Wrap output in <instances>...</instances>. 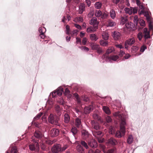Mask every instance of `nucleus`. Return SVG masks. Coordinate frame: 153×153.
Here are the masks:
<instances>
[{
  "label": "nucleus",
  "mask_w": 153,
  "mask_h": 153,
  "mask_svg": "<svg viewBox=\"0 0 153 153\" xmlns=\"http://www.w3.org/2000/svg\"><path fill=\"white\" fill-rule=\"evenodd\" d=\"M57 93V95L60 96L62 95V93L63 92V89L61 87H59L56 91Z\"/></svg>",
  "instance_id": "30"
},
{
  "label": "nucleus",
  "mask_w": 153,
  "mask_h": 153,
  "mask_svg": "<svg viewBox=\"0 0 153 153\" xmlns=\"http://www.w3.org/2000/svg\"><path fill=\"white\" fill-rule=\"evenodd\" d=\"M99 43L101 46H106L108 44V42L107 41H104L102 40L100 41Z\"/></svg>",
  "instance_id": "33"
},
{
  "label": "nucleus",
  "mask_w": 153,
  "mask_h": 153,
  "mask_svg": "<svg viewBox=\"0 0 153 153\" xmlns=\"http://www.w3.org/2000/svg\"><path fill=\"white\" fill-rule=\"evenodd\" d=\"M70 118L69 115L68 114H64V122L66 123H68L70 120Z\"/></svg>",
  "instance_id": "29"
},
{
  "label": "nucleus",
  "mask_w": 153,
  "mask_h": 153,
  "mask_svg": "<svg viewBox=\"0 0 153 153\" xmlns=\"http://www.w3.org/2000/svg\"><path fill=\"white\" fill-rule=\"evenodd\" d=\"M66 33L68 35H69L71 33H70V28L69 26L67 25L66 26Z\"/></svg>",
  "instance_id": "53"
},
{
  "label": "nucleus",
  "mask_w": 153,
  "mask_h": 153,
  "mask_svg": "<svg viewBox=\"0 0 153 153\" xmlns=\"http://www.w3.org/2000/svg\"><path fill=\"white\" fill-rule=\"evenodd\" d=\"M135 42V39L134 37H131L127 39L125 42V48L128 49L129 46H131Z\"/></svg>",
  "instance_id": "6"
},
{
  "label": "nucleus",
  "mask_w": 153,
  "mask_h": 153,
  "mask_svg": "<svg viewBox=\"0 0 153 153\" xmlns=\"http://www.w3.org/2000/svg\"><path fill=\"white\" fill-rule=\"evenodd\" d=\"M77 150L79 153H85L84 150L80 145H78L76 147Z\"/></svg>",
  "instance_id": "26"
},
{
  "label": "nucleus",
  "mask_w": 153,
  "mask_h": 153,
  "mask_svg": "<svg viewBox=\"0 0 153 153\" xmlns=\"http://www.w3.org/2000/svg\"><path fill=\"white\" fill-rule=\"evenodd\" d=\"M75 125L77 127H79L81 125V119L76 118L75 120Z\"/></svg>",
  "instance_id": "23"
},
{
  "label": "nucleus",
  "mask_w": 153,
  "mask_h": 153,
  "mask_svg": "<svg viewBox=\"0 0 153 153\" xmlns=\"http://www.w3.org/2000/svg\"><path fill=\"white\" fill-rule=\"evenodd\" d=\"M116 25V23L115 22L111 20H109L108 22V24L107 25V27H112Z\"/></svg>",
  "instance_id": "32"
},
{
  "label": "nucleus",
  "mask_w": 153,
  "mask_h": 153,
  "mask_svg": "<svg viewBox=\"0 0 153 153\" xmlns=\"http://www.w3.org/2000/svg\"><path fill=\"white\" fill-rule=\"evenodd\" d=\"M17 152V148L15 146L12 147L11 150V153H16Z\"/></svg>",
  "instance_id": "52"
},
{
  "label": "nucleus",
  "mask_w": 153,
  "mask_h": 153,
  "mask_svg": "<svg viewBox=\"0 0 153 153\" xmlns=\"http://www.w3.org/2000/svg\"><path fill=\"white\" fill-rule=\"evenodd\" d=\"M146 48V46L145 45H143L141 47L140 51L141 52H143Z\"/></svg>",
  "instance_id": "61"
},
{
  "label": "nucleus",
  "mask_w": 153,
  "mask_h": 153,
  "mask_svg": "<svg viewBox=\"0 0 153 153\" xmlns=\"http://www.w3.org/2000/svg\"><path fill=\"white\" fill-rule=\"evenodd\" d=\"M34 136L36 138L40 139L42 137L43 135L40 131H36L34 132Z\"/></svg>",
  "instance_id": "19"
},
{
  "label": "nucleus",
  "mask_w": 153,
  "mask_h": 153,
  "mask_svg": "<svg viewBox=\"0 0 153 153\" xmlns=\"http://www.w3.org/2000/svg\"><path fill=\"white\" fill-rule=\"evenodd\" d=\"M98 22L97 21V18L95 17H94L91 20L90 22V24L91 25H92L93 24Z\"/></svg>",
  "instance_id": "43"
},
{
  "label": "nucleus",
  "mask_w": 153,
  "mask_h": 153,
  "mask_svg": "<svg viewBox=\"0 0 153 153\" xmlns=\"http://www.w3.org/2000/svg\"><path fill=\"white\" fill-rule=\"evenodd\" d=\"M125 12L126 13L128 14L129 15H131L132 13V9H131V8H126L125 9Z\"/></svg>",
  "instance_id": "41"
},
{
  "label": "nucleus",
  "mask_w": 153,
  "mask_h": 153,
  "mask_svg": "<svg viewBox=\"0 0 153 153\" xmlns=\"http://www.w3.org/2000/svg\"><path fill=\"white\" fill-rule=\"evenodd\" d=\"M108 16V14L105 12H102V14L101 16V18L102 19H105Z\"/></svg>",
  "instance_id": "50"
},
{
  "label": "nucleus",
  "mask_w": 153,
  "mask_h": 153,
  "mask_svg": "<svg viewBox=\"0 0 153 153\" xmlns=\"http://www.w3.org/2000/svg\"><path fill=\"white\" fill-rule=\"evenodd\" d=\"M59 120V118L56 117L52 114H51L48 117V121L49 123L59 126L60 124L58 122Z\"/></svg>",
  "instance_id": "2"
},
{
  "label": "nucleus",
  "mask_w": 153,
  "mask_h": 153,
  "mask_svg": "<svg viewBox=\"0 0 153 153\" xmlns=\"http://www.w3.org/2000/svg\"><path fill=\"white\" fill-rule=\"evenodd\" d=\"M102 110L103 111L107 114H110L111 112L109 108L107 106H103Z\"/></svg>",
  "instance_id": "22"
},
{
  "label": "nucleus",
  "mask_w": 153,
  "mask_h": 153,
  "mask_svg": "<svg viewBox=\"0 0 153 153\" xmlns=\"http://www.w3.org/2000/svg\"><path fill=\"white\" fill-rule=\"evenodd\" d=\"M114 149H111L108 150L107 152H105L104 153H114Z\"/></svg>",
  "instance_id": "64"
},
{
  "label": "nucleus",
  "mask_w": 153,
  "mask_h": 153,
  "mask_svg": "<svg viewBox=\"0 0 153 153\" xmlns=\"http://www.w3.org/2000/svg\"><path fill=\"white\" fill-rule=\"evenodd\" d=\"M56 95H57L56 92V91H55L51 93L50 96L52 95V97L53 98L55 97L56 96Z\"/></svg>",
  "instance_id": "60"
},
{
  "label": "nucleus",
  "mask_w": 153,
  "mask_h": 153,
  "mask_svg": "<svg viewBox=\"0 0 153 153\" xmlns=\"http://www.w3.org/2000/svg\"><path fill=\"white\" fill-rule=\"evenodd\" d=\"M132 49L134 52H136L138 49L139 48L136 46H133Z\"/></svg>",
  "instance_id": "63"
},
{
  "label": "nucleus",
  "mask_w": 153,
  "mask_h": 153,
  "mask_svg": "<svg viewBox=\"0 0 153 153\" xmlns=\"http://www.w3.org/2000/svg\"><path fill=\"white\" fill-rule=\"evenodd\" d=\"M113 114L115 117H118L119 119L120 120V128L121 131L123 134H124L125 133V126L126 125L125 116L123 114H120L119 111L115 112L113 113Z\"/></svg>",
  "instance_id": "1"
},
{
  "label": "nucleus",
  "mask_w": 153,
  "mask_h": 153,
  "mask_svg": "<svg viewBox=\"0 0 153 153\" xmlns=\"http://www.w3.org/2000/svg\"><path fill=\"white\" fill-rule=\"evenodd\" d=\"M110 15L112 19H114L116 17V13L115 11L113 9H111L110 12Z\"/></svg>",
  "instance_id": "27"
},
{
  "label": "nucleus",
  "mask_w": 153,
  "mask_h": 153,
  "mask_svg": "<svg viewBox=\"0 0 153 153\" xmlns=\"http://www.w3.org/2000/svg\"><path fill=\"white\" fill-rule=\"evenodd\" d=\"M114 50V48L113 47H109L106 51V53L105 54L106 56L107 54H108L112 52Z\"/></svg>",
  "instance_id": "39"
},
{
  "label": "nucleus",
  "mask_w": 153,
  "mask_h": 153,
  "mask_svg": "<svg viewBox=\"0 0 153 153\" xmlns=\"http://www.w3.org/2000/svg\"><path fill=\"white\" fill-rule=\"evenodd\" d=\"M138 21H139V20L138 16H135L134 17L133 20V22L134 24L137 25L138 24Z\"/></svg>",
  "instance_id": "49"
},
{
  "label": "nucleus",
  "mask_w": 153,
  "mask_h": 153,
  "mask_svg": "<svg viewBox=\"0 0 153 153\" xmlns=\"http://www.w3.org/2000/svg\"><path fill=\"white\" fill-rule=\"evenodd\" d=\"M108 143L110 144L114 145H115L117 143V141L113 138H111L109 139Z\"/></svg>",
  "instance_id": "21"
},
{
  "label": "nucleus",
  "mask_w": 153,
  "mask_h": 153,
  "mask_svg": "<svg viewBox=\"0 0 153 153\" xmlns=\"http://www.w3.org/2000/svg\"><path fill=\"white\" fill-rule=\"evenodd\" d=\"M127 21V19L126 17H122L121 18L120 24L121 25H123Z\"/></svg>",
  "instance_id": "34"
},
{
  "label": "nucleus",
  "mask_w": 153,
  "mask_h": 153,
  "mask_svg": "<svg viewBox=\"0 0 153 153\" xmlns=\"http://www.w3.org/2000/svg\"><path fill=\"white\" fill-rule=\"evenodd\" d=\"M55 142V141L54 140H47L46 141V143L47 144L51 145L53 143Z\"/></svg>",
  "instance_id": "57"
},
{
  "label": "nucleus",
  "mask_w": 153,
  "mask_h": 153,
  "mask_svg": "<svg viewBox=\"0 0 153 153\" xmlns=\"http://www.w3.org/2000/svg\"><path fill=\"white\" fill-rule=\"evenodd\" d=\"M85 5L84 4H81L79 6V14H82L85 10Z\"/></svg>",
  "instance_id": "20"
},
{
  "label": "nucleus",
  "mask_w": 153,
  "mask_h": 153,
  "mask_svg": "<svg viewBox=\"0 0 153 153\" xmlns=\"http://www.w3.org/2000/svg\"><path fill=\"white\" fill-rule=\"evenodd\" d=\"M87 41V39L86 37H84L83 39L82 40V44L84 45H86V42Z\"/></svg>",
  "instance_id": "62"
},
{
  "label": "nucleus",
  "mask_w": 153,
  "mask_h": 153,
  "mask_svg": "<svg viewBox=\"0 0 153 153\" xmlns=\"http://www.w3.org/2000/svg\"><path fill=\"white\" fill-rule=\"evenodd\" d=\"M93 117L94 119L98 120H100V117L97 113H94L93 115Z\"/></svg>",
  "instance_id": "42"
},
{
  "label": "nucleus",
  "mask_w": 153,
  "mask_h": 153,
  "mask_svg": "<svg viewBox=\"0 0 153 153\" xmlns=\"http://www.w3.org/2000/svg\"><path fill=\"white\" fill-rule=\"evenodd\" d=\"M93 135L97 138V139L98 140L99 143H102L103 141V139L102 138H101L103 134L102 132L100 131L96 130L92 131Z\"/></svg>",
  "instance_id": "4"
},
{
  "label": "nucleus",
  "mask_w": 153,
  "mask_h": 153,
  "mask_svg": "<svg viewBox=\"0 0 153 153\" xmlns=\"http://www.w3.org/2000/svg\"><path fill=\"white\" fill-rule=\"evenodd\" d=\"M102 4L100 2H97L95 3L94 6L97 9H100L102 7Z\"/></svg>",
  "instance_id": "37"
},
{
  "label": "nucleus",
  "mask_w": 153,
  "mask_h": 153,
  "mask_svg": "<svg viewBox=\"0 0 153 153\" xmlns=\"http://www.w3.org/2000/svg\"><path fill=\"white\" fill-rule=\"evenodd\" d=\"M102 14V12L100 10H96L95 13V16L97 17H100Z\"/></svg>",
  "instance_id": "44"
},
{
  "label": "nucleus",
  "mask_w": 153,
  "mask_h": 153,
  "mask_svg": "<svg viewBox=\"0 0 153 153\" xmlns=\"http://www.w3.org/2000/svg\"><path fill=\"white\" fill-rule=\"evenodd\" d=\"M131 9H132V13L134 14H135L137 12L138 10V7H132L131 8Z\"/></svg>",
  "instance_id": "56"
},
{
  "label": "nucleus",
  "mask_w": 153,
  "mask_h": 153,
  "mask_svg": "<svg viewBox=\"0 0 153 153\" xmlns=\"http://www.w3.org/2000/svg\"><path fill=\"white\" fill-rule=\"evenodd\" d=\"M112 36L115 40H117L120 38V34L117 31H114L112 32Z\"/></svg>",
  "instance_id": "15"
},
{
  "label": "nucleus",
  "mask_w": 153,
  "mask_h": 153,
  "mask_svg": "<svg viewBox=\"0 0 153 153\" xmlns=\"http://www.w3.org/2000/svg\"><path fill=\"white\" fill-rule=\"evenodd\" d=\"M39 32L40 33V37L42 39H44L45 37L44 35V32L46 31V29L44 27H39Z\"/></svg>",
  "instance_id": "16"
},
{
  "label": "nucleus",
  "mask_w": 153,
  "mask_h": 153,
  "mask_svg": "<svg viewBox=\"0 0 153 153\" xmlns=\"http://www.w3.org/2000/svg\"><path fill=\"white\" fill-rule=\"evenodd\" d=\"M91 124L92 128H94V130L93 131L98 130L100 128V126H99V124L97 122H95L94 120H91Z\"/></svg>",
  "instance_id": "10"
},
{
  "label": "nucleus",
  "mask_w": 153,
  "mask_h": 153,
  "mask_svg": "<svg viewBox=\"0 0 153 153\" xmlns=\"http://www.w3.org/2000/svg\"><path fill=\"white\" fill-rule=\"evenodd\" d=\"M143 37L142 33L141 32H139L137 35V37L139 41L141 40Z\"/></svg>",
  "instance_id": "51"
},
{
  "label": "nucleus",
  "mask_w": 153,
  "mask_h": 153,
  "mask_svg": "<svg viewBox=\"0 0 153 153\" xmlns=\"http://www.w3.org/2000/svg\"><path fill=\"white\" fill-rule=\"evenodd\" d=\"M93 110V107L92 105H89L85 107L84 110V113L85 114L89 113Z\"/></svg>",
  "instance_id": "17"
},
{
  "label": "nucleus",
  "mask_w": 153,
  "mask_h": 153,
  "mask_svg": "<svg viewBox=\"0 0 153 153\" xmlns=\"http://www.w3.org/2000/svg\"><path fill=\"white\" fill-rule=\"evenodd\" d=\"M125 26L128 29H132L133 26V24L131 22H128L126 24Z\"/></svg>",
  "instance_id": "31"
},
{
  "label": "nucleus",
  "mask_w": 153,
  "mask_h": 153,
  "mask_svg": "<svg viewBox=\"0 0 153 153\" xmlns=\"http://www.w3.org/2000/svg\"><path fill=\"white\" fill-rule=\"evenodd\" d=\"M33 141L35 143L36 146L33 144H31L29 146V149L31 151H34L36 148L39 149V145L38 142H36V140L34 139L33 140Z\"/></svg>",
  "instance_id": "11"
},
{
  "label": "nucleus",
  "mask_w": 153,
  "mask_h": 153,
  "mask_svg": "<svg viewBox=\"0 0 153 153\" xmlns=\"http://www.w3.org/2000/svg\"><path fill=\"white\" fill-rule=\"evenodd\" d=\"M115 130L114 128L112 126H110L109 127V132L110 134H114Z\"/></svg>",
  "instance_id": "46"
},
{
  "label": "nucleus",
  "mask_w": 153,
  "mask_h": 153,
  "mask_svg": "<svg viewBox=\"0 0 153 153\" xmlns=\"http://www.w3.org/2000/svg\"><path fill=\"white\" fill-rule=\"evenodd\" d=\"M79 48L82 50H84L87 51H88L89 50V48L85 46L79 47Z\"/></svg>",
  "instance_id": "54"
},
{
  "label": "nucleus",
  "mask_w": 153,
  "mask_h": 153,
  "mask_svg": "<svg viewBox=\"0 0 153 153\" xmlns=\"http://www.w3.org/2000/svg\"><path fill=\"white\" fill-rule=\"evenodd\" d=\"M80 143L83 146L85 147L86 149H88V146L86 143L85 141L81 140L80 142Z\"/></svg>",
  "instance_id": "47"
},
{
  "label": "nucleus",
  "mask_w": 153,
  "mask_h": 153,
  "mask_svg": "<svg viewBox=\"0 0 153 153\" xmlns=\"http://www.w3.org/2000/svg\"><path fill=\"white\" fill-rule=\"evenodd\" d=\"M90 38L91 40L93 41H96L98 39V37L95 34H91L90 35Z\"/></svg>",
  "instance_id": "28"
},
{
  "label": "nucleus",
  "mask_w": 153,
  "mask_h": 153,
  "mask_svg": "<svg viewBox=\"0 0 153 153\" xmlns=\"http://www.w3.org/2000/svg\"><path fill=\"white\" fill-rule=\"evenodd\" d=\"M102 38L105 40H107L108 39L109 35L108 33H104L102 35Z\"/></svg>",
  "instance_id": "40"
},
{
  "label": "nucleus",
  "mask_w": 153,
  "mask_h": 153,
  "mask_svg": "<svg viewBox=\"0 0 153 153\" xmlns=\"http://www.w3.org/2000/svg\"><path fill=\"white\" fill-rule=\"evenodd\" d=\"M120 131H121L122 133L120 132V131H117L115 134V136L117 137L118 138H120L123 136L125 133H125L123 134V132L121 131V129H120Z\"/></svg>",
  "instance_id": "24"
},
{
  "label": "nucleus",
  "mask_w": 153,
  "mask_h": 153,
  "mask_svg": "<svg viewBox=\"0 0 153 153\" xmlns=\"http://www.w3.org/2000/svg\"><path fill=\"white\" fill-rule=\"evenodd\" d=\"M133 139L132 135H129L127 139V142L128 144H131L132 143Z\"/></svg>",
  "instance_id": "35"
},
{
  "label": "nucleus",
  "mask_w": 153,
  "mask_h": 153,
  "mask_svg": "<svg viewBox=\"0 0 153 153\" xmlns=\"http://www.w3.org/2000/svg\"><path fill=\"white\" fill-rule=\"evenodd\" d=\"M96 31V30L93 29L92 27H90L87 28V32L88 33H91Z\"/></svg>",
  "instance_id": "45"
},
{
  "label": "nucleus",
  "mask_w": 153,
  "mask_h": 153,
  "mask_svg": "<svg viewBox=\"0 0 153 153\" xmlns=\"http://www.w3.org/2000/svg\"><path fill=\"white\" fill-rule=\"evenodd\" d=\"M146 19L149 24V26L150 30H152L153 31V22L152 19L149 16H146Z\"/></svg>",
  "instance_id": "13"
},
{
  "label": "nucleus",
  "mask_w": 153,
  "mask_h": 153,
  "mask_svg": "<svg viewBox=\"0 0 153 153\" xmlns=\"http://www.w3.org/2000/svg\"><path fill=\"white\" fill-rule=\"evenodd\" d=\"M90 46L92 50H96L97 53H100L102 52L101 48L99 45L92 42L90 43Z\"/></svg>",
  "instance_id": "5"
},
{
  "label": "nucleus",
  "mask_w": 153,
  "mask_h": 153,
  "mask_svg": "<svg viewBox=\"0 0 153 153\" xmlns=\"http://www.w3.org/2000/svg\"><path fill=\"white\" fill-rule=\"evenodd\" d=\"M59 130L56 128H53L50 131V134L51 137H55L58 136L59 134Z\"/></svg>",
  "instance_id": "7"
},
{
  "label": "nucleus",
  "mask_w": 153,
  "mask_h": 153,
  "mask_svg": "<svg viewBox=\"0 0 153 153\" xmlns=\"http://www.w3.org/2000/svg\"><path fill=\"white\" fill-rule=\"evenodd\" d=\"M74 21L76 22H81L83 21V19L82 17L76 18L74 20Z\"/></svg>",
  "instance_id": "38"
},
{
  "label": "nucleus",
  "mask_w": 153,
  "mask_h": 153,
  "mask_svg": "<svg viewBox=\"0 0 153 153\" xmlns=\"http://www.w3.org/2000/svg\"><path fill=\"white\" fill-rule=\"evenodd\" d=\"M53 153H59L62 151L61 146L60 144H57L53 146L52 149Z\"/></svg>",
  "instance_id": "8"
},
{
  "label": "nucleus",
  "mask_w": 153,
  "mask_h": 153,
  "mask_svg": "<svg viewBox=\"0 0 153 153\" xmlns=\"http://www.w3.org/2000/svg\"><path fill=\"white\" fill-rule=\"evenodd\" d=\"M88 144L89 146L92 148H96L97 146V142L94 139H92L89 141Z\"/></svg>",
  "instance_id": "12"
},
{
  "label": "nucleus",
  "mask_w": 153,
  "mask_h": 153,
  "mask_svg": "<svg viewBox=\"0 0 153 153\" xmlns=\"http://www.w3.org/2000/svg\"><path fill=\"white\" fill-rule=\"evenodd\" d=\"M43 113L42 112H40L34 118V120H38L40 117L42 115Z\"/></svg>",
  "instance_id": "48"
},
{
  "label": "nucleus",
  "mask_w": 153,
  "mask_h": 153,
  "mask_svg": "<svg viewBox=\"0 0 153 153\" xmlns=\"http://www.w3.org/2000/svg\"><path fill=\"white\" fill-rule=\"evenodd\" d=\"M99 22H96L92 25H93V28L94 29V30H96L98 28V25L99 24Z\"/></svg>",
  "instance_id": "58"
},
{
  "label": "nucleus",
  "mask_w": 153,
  "mask_h": 153,
  "mask_svg": "<svg viewBox=\"0 0 153 153\" xmlns=\"http://www.w3.org/2000/svg\"><path fill=\"white\" fill-rule=\"evenodd\" d=\"M105 119L106 122L108 123H110L112 121V119L110 116H107L106 117Z\"/></svg>",
  "instance_id": "59"
},
{
  "label": "nucleus",
  "mask_w": 153,
  "mask_h": 153,
  "mask_svg": "<svg viewBox=\"0 0 153 153\" xmlns=\"http://www.w3.org/2000/svg\"><path fill=\"white\" fill-rule=\"evenodd\" d=\"M101 58L104 60L102 62H104V61H105L111 63L112 61H116L119 58V56L117 55H113L109 57L106 56V54H104L102 56Z\"/></svg>",
  "instance_id": "3"
},
{
  "label": "nucleus",
  "mask_w": 153,
  "mask_h": 153,
  "mask_svg": "<svg viewBox=\"0 0 153 153\" xmlns=\"http://www.w3.org/2000/svg\"><path fill=\"white\" fill-rule=\"evenodd\" d=\"M55 108L56 111L57 113V114L59 115H61V113L60 112V111L61 110V108L58 105H56L55 107Z\"/></svg>",
  "instance_id": "36"
},
{
  "label": "nucleus",
  "mask_w": 153,
  "mask_h": 153,
  "mask_svg": "<svg viewBox=\"0 0 153 153\" xmlns=\"http://www.w3.org/2000/svg\"><path fill=\"white\" fill-rule=\"evenodd\" d=\"M136 3L137 5L139 6V8L141 9L140 14L143 13H144L143 7L142 5H140V2L139 0H136Z\"/></svg>",
  "instance_id": "25"
},
{
  "label": "nucleus",
  "mask_w": 153,
  "mask_h": 153,
  "mask_svg": "<svg viewBox=\"0 0 153 153\" xmlns=\"http://www.w3.org/2000/svg\"><path fill=\"white\" fill-rule=\"evenodd\" d=\"M77 130L75 127H73L71 129V132L72 133L74 137L72 140H70V142L73 144L74 143L76 142V138L74 135L76 134L77 133Z\"/></svg>",
  "instance_id": "9"
},
{
  "label": "nucleus",
  "mask_w": 153,
  "mask_h": 153,
  "mask_svg": "<svg viewBox=\"0 0 153 153\" xmlns=\"http://www.w3.org/2000/svg\"><path fill=\"white\" fill-rule=\"evenodd\" d=\"M81 133L82 137L84 140L86 139L89 136V134L88 132L85 130L83 129L82 130Z\"/></svg>",
  "instance_id": "14"
},
{
  "label": "nucleus",
  "mask_w": 153,
  "mask_h": 153,
  "mask_svg": "<svg viewBox=\"0 0 153 153\" xmlns=\"http://www.w3.org/2000/svg\"><path fill=\"white\" fill-rule=\"evenodd\" d=\"M139 23L141 26H143L145 25V22L143 19H140L139 20Z\"/></svg>",
  "instance_id": "55"
},
{
  "label": "nucleus",
  "mask_w": 153,
  "mask_h": 153,
  "mask_svg": "<svg viewBox=\"0 0 153 153\" xmlns=\"http://www.w3.org/2000/svg\"><path fill=\"white\" fill-rule=\"evenodd\" d=\"M143 32L144 34V37L145 39L150 38V32L148 30L147 28H145L143 30Z\"/></svg>",
  "instance_id": "18"
}]
</instances>
